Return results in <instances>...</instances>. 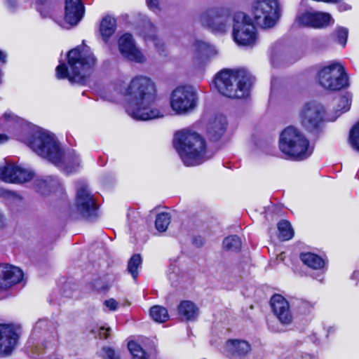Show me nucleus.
<instances>
[{"mask_svg": "<svg viewBox=\"0 0 359 359\" xmlns=\"http://www.w3.org/2000/svg\"><path fill=\"white\" fill-rule=\"evenodd\" d=\"M22 141L37 155L67 175L75 173L81 168L79 154L74 149L64 151L56 136L47 130L36 128Z\"/></svg>", "mask_w": 359, "mask_h": 359, "instance_id": "f257e3e1", "label": "nucleus"}, {"mask_svg": "<svg viewBox=\"0 0 359 359\" xmlns=\"http://www.w3.org/2000/svg\"><path fill=\"white\" fill-rule=\"evenodd\" d=\"M126 110L134 119L148 121L162 118L165 114L157 99L154 83L147 76L133 78L126 89Z\"/></svg>", "mask_w": 359, "mask_h": 359, "instance_id": "f03ea898", "label": "nucleus"}, {"mask_svg": "<svg viewBox=\"0 0 359 359\" xmlns=\"http://www.w3.org/2000/svg\"><path fill=\"white\" fill-rule=\"evenodd\" d=\"M67 64L60 62L55 69L57 79L85 85L96 66L94 53L87 46H78L67 53Z\"/></svg>", "mask_w": 359, "mask_h": 359, "instance_id": "7ed1b4c3", "label": "nucleus"}, {"mask_svg": "<svg viewBox=\"0 0 359 359\" xmlns=\"http://www.w3.org/2000/svg\"><path fill=\"white\" fill-rule=\"evenodd\" d=\"M173 146L186 166L200 165L212 157L205 140L197 133L182 130L175 133Z\"/></svg>", "mask_w": 359, "mask_h": 359, "instance_id": "20e7f679", "label": "nucleus"}, {"mask_svg": "<svg viewBox=\"0 0 359 359\" xmlns=\"http://www.w3.org/2000/svg\"><path fill=\"white\" fill-rule=\"evenodd\" d=\"M218 92L229 98L241 99L248 95L252 76L244 69H224L214 79Z\"/></svg>", "mask_w": 359, "mask_h": 359, "instance_id": "39448f33", "label": "nucleus"}, {"mask_svg": "<svg viewBox=\"0 0 359 359\" xmlns=\"http://www.w3.org/2000/svg\"><path fill=\"white\" fill-rule=\"evenodd\" d=\"M278 146L287 158L293 161H304L313 152V147L309 140L297 128L288 126L280 133Z\"/></svg>", "mask_w": 359, "mask_h": 359, "instance_id": "423d86ee", "label": "nucleus"}, {"mask_svg": "<svg viewBox=\"0 0 359 359\" xmlns=\"http://www.w3.org/2000/svg\"><path fill=\"white\" fill-rule=\"evenodd\" d=\"M252 14L255 22L262 28L274 27L280 18L278 0H254Z\"/></svg>", "mask_w": 359, "mask_h": 359, "instance_id": "0eeeda50", "label": "nucleus"}, {"mask_svg": "<svg viewBox=\"0 0 359 359\" xmlns=\"http://www.w3.org/2000/svg\"><path fill=\"white\" fill-rule=\"evenodd\" d=\"M318 80L322 87L332 91L340 90L349 86L348 74L338 62H332L320 69Z\"/></svg>", "mask_w": 359, "mask_h": 359, "instance_id": "6e6552de", "label": "nucleus"}, {"mask_svg": "<svg viewBox=\"0 0 359 359\" xmlns=\"http://www.w3.org/2000/svg\"><path fill=\"white\" fill-rule=\"evenodd\" d=\"M233 38L239 46H251L257 41L256 28L251 18L243 12H236L233 17Z\"/></svg>", "mask_w": 359, "mask_h": 359, "instance_id": "1a4fd4ad", "label": "nucleus"}, {"mask_svg": "<svg viewBox=\"0 0 359 359\" xmlns=\"http://www.w3.org/2000/svg\"><path fill=\"white\" fill-rule=\"evenodd\" d=\"M41 340V350H36L39 351V355L45 353L46 351L54 349L58 341V335L55 330L54 325L52 322L49 321L47 318L39 319L34 325L29 342L34 344V341Z\"/></svg>", "mask_w": 359, "mask_h": 359, "instance_id": "9d476101", "label": "nucleus"}, {"mask_svg": "<svg viewBox=\"0 0 359 359\" xmlns=\"http://www.w3.org/2000/svg\"><path fill=\"white\" fill-rule=\"evenodd\" d=\"M198 95L191 86H180L170 97V107L177 114H186L194 111L198 104Z\"/></svg>", "mask_w": 359, "mask_h": 359, "instance_id": "9b49d317", "label": "nucleus"}, {"mask_svg": "<svg viewBox=\"0 0 359 359\" xmlns=\"http://www.w3.org/2000/svg\"><path fill=\"white\" fill-rule=\"evenodd\" d=\"M230 15V10L226 7H211L201 15L200 21L212 32L224 33L229 25Z\"/></svg>", "mask_w": 359, "mask_h": 359, "instance_id": "f8f14e48", "label": "nucleus"}, {"mask_svg": "<svg viewBox=\"0 0 359 359\" xmlns=\"http://www.w3.org/2000/svg\"><path fill=\"white\" fill-rule=\"evenodd\" d=\"M75 205L79 217L90 221L97 217V205L88 185L82 184L77 189Z\"/></svg>", "mask_w": 359, "mask_h": 359, "instance_id": "ddd939ff", "label": "nucleus"}, {"mask_svg": "<svg viewBox=\"0 0 359 359\" xmlns=\"http://www.w3.org/2000/svg\"><path fill=\"white\" fill-rule=\"evenodd\" d=\"M325 109L316 102L306 103L300 113L301 122L306 130L313 132L317 130L324 121Z\"/></svg>", "mask_w": 359, "mask_h": 359, "instance_id": "4468645a", "label": "nucleus"}, {"mask_svg": "<svg viewBox=\"0 0 359 359\" xmlns=\"http://www.w3.org/2000/svg\"><path fill=\"white\" fill-rule=\"evenodd\" d=\"M118 48L121 55L128 61L144 63L146 57L136 46L132 34L126 33L118 41Z\"/></svg>", "mask_w": 359, "mask_h": 359, "instance_id": "2eb2a0df", "label": "nucleus"}, {"mask_svg": "<svg viewBox=\"0 0 359 359\" xmlns=\"http://www.w3.org/2000/svg\"><path fill=\"white\" fill-rule=\"evenodd\" d=\"M19 338V327L12 324H0V355L11 353Z\"/></svg>", "mask_w": 359, "mask_h": 359, "instance_id": "dca6fc26", "label": "nucleus"}, {"mask_svg": "<svg viewBox=\"0 0 359 359\" xmlns=\"http://www.w3.org/2000/svg\"><path fill=\"white\" fill-rule=\"evenodd\" d=\"M34 172L19 166L8 165L0 169V179L8 183H25L30 181Z\"/></svg>", "mask_w": 359, "mask_h": 359, "instance_id": "f3484780", "label": "nucleus"}, {"mask_svg": "<svg viewBox=\"0 0 359 359\" xmlns=\"http://www.w3.org/2000/svg\"><path fill=\"white\" fill-rule=\"evenodd\" d=\"M270 306L273 313L282 325L291 324L292 315L289 303L285 298L280 294H275L270 299Z\"/></svg>", "mask_w": 359, "mask_h": 359, "instance_id": "a211bd4d", "label": "nucleus"}, {"mask_svg": "<svg viewBox=\"0 0 359 359\" xmlns=\"http://www.w3.org/2000/svg\"><path fill=\"white\" fill-rule=\"evenodd\" d=\"M23 278L22 271L13 265L0 264V290L18 283Z\"/></svg>", "mask_w": 359, "mask_h": 359, "instance_id": "6ab92c4d", "label": "nucleus"}, {"mask_svg": "<svg viewBox=\"0 0 359 359\" xmlns=\"http://www.w3.org/2000/svg\"><path fill=\"white\" fill-rule=\"evenodd\" d=\"M85 8L81 0H65V20L71 26L76 25L83 18Z\"/></svg>", "mask_w": 359, "mask_h": 359, "instance_id": "aec40b11", "label": "nucleus"}, {"mask_svg": "<svg viewBox=\"0 0 359 359\" xmlns=\"http://www.w3.org/2000/svg\"><path fill=\"white\" fill-rule=\"evenodd\" d=\"M250 351V345L245 340L229 339L224 346V351L231 359H243Z\"/></svg>", "mask_w": 359, "mask_h": 359, "instance_id": "412c9836", "label": "nucleus"}, {"mask_svg": "<svg viewBox=\"0 0 359 359\" xmlns=\"http://www.w3.org/2000/svg\"><path fill=\"white\" fill-rule=\"evenodd\" d=\"M34 188L38 193L43 196L63 190L59 179L55 176H46L43 178L36 179L34 181Z\"/></svg>", "mask_w": 359, "mask_h": 359, "instance_id": "4be33fe9", "label": "nucleus"}, {"mask_svg": "<svg viewBox=\"0 0 359 359\" xmlns=\"http://www.w3.org/2000/svg\"><path fill=\"white\" fill-rule=\"evenodd\" d=\"M227 124V119L224 115L219 114L212 117L207 126L209 137L213 141L220 139L226 131Z\"/></svg>", "mask_w": 359, "mask_h": 359, "instance_id": "5701e85b", "label": "nucleus"}, {"mask_svg": "<svg viewBox=\"0 0 359 359\" xmlns=\"http://www.w3.org/2000/svg\"><path fill=\"white\" fill-rule=\"evenodd\" d=\"M193 46L195 51L194 57L201 63L217 53L214 46L202 41H195Z\"/></svg>", "mask_w": 359, "mask_h": 359, "instance_id": "b1692460", "label": "nucleus"}, {"mask_svg": "<svg viewBox=\"0 0 359 359\" xmlns=\"http://www.w3.org/2000/svg\"><path fill=\"white\" fill-rule=\"evenodd\" d=\"M128 348L132 355V359H150L156 353L155 346L144 348L135 341L128 343Z\"/></svg>", "mask_w": 359, "mask_h": 359, "instance_id": "393cba45", "label": "nucleus"}, {"mask_svg": "<svg viewBox=\"0 0 359 359\" xmlns=\"http://www.w3.org/2000/svg\"><path fill=\"white\" fill-rule=\"evenodd\" d=\"M146 41H152L157 51L163 55L165 52L164 43L157 37L156 34V27L150 22L144 24V29L142 33Z\"/></svg>", "mask_w": 359, "mask_h": 359, "instance_id": "a878e982", "label": "nucleus"}, {"mask_svg": "<svg viewBox=\"0 0 359 359\" xmlns=\"http://www.w3.org/2000/svg\"><path fill=\"white\" fill-rule=\"evenodd\" d=\"M180 316L185 320H194L198 315L199 309L197 306L189 300L182 301L177 308Z\"/></svg>", "mask_w": 359, "mask_h": 359, "instance_id": "bb28decb", "label": "nucleus"}, {"mask_svg": "<svg viewBox=\"0 0 359 359\" xmlns=\"http://www.w3.org/2000/svg\"><path fill=\"white\" fill-rule=\"evenodd\" d=\"M299 258L305 265L313 269L323 270L325 266V261L319 255L312 252H302Z\"/></svg>", "mask_w": 359, "mask_h": 359, "instance_id": "cd10ccee", "label": "nucleus"}, {"mask_svg": "<svg viewBox=\"0 0 359 359\" xmlns=\"http://www.w3.org/2000/svg\"><path fill=\"white\" fill-rule=\"evenodd\" d=\"M116 29V20L111 16H106L102 18L100 32L103 41L107 43L109 38L114 34Z\"/></svg>", "mask_w": 359, "mask_h": 359, "instance_id": "c85d7f7f", "label": "nucleus"}, {"mask_svg": "<svg viewBox=\"0 0 359 359\" xmlns=\"http://www.w3.org/2000/svg\"><path fill=\"white\" fill-rule=\"evenodd\" d=\"M278 238L282 241H288L294 236V230L287 220H280L278 223Z\"/></svg>", "mask_w": 359, "mask_h": 359, "instance_id": "c756f323", "label": "nucleus"}, {"mask_svg": "<svg viewBox=\"0 0 359 359\" xmlns=\"http://www.w3.org/2000/svg\"><path fill=\"white\" fill-rule=\"evenodd\" d=\"M151 318L157 323H164L169 319L168 310L161 306L156 305L150 309Z\"/></svg>", "mask_w": 359, "mask_h": 359, "instance_id": "7c9ffc66", "label": "nucleus"}, {"mask_svg": "<svg viewBox=\"0 0 359 359\" xmlns=\"http://www.w3.org/2000/svg\"><path fill=\"white\" fill-rule=\"evenodd\" d=\"M20 118L11 112H5L0 118L2 122V128L9 131L12 128H16L20 123Z\"/></svg>", "mask_w": 359, "mask_h": 359, "instance_id": "2f4dec72", "label": "nucleus"}, {"mask_svg": "<svg viewBox=\"0 0 359 359\" xmlns=\"http://www.w3.org/2000/svg\"><path fill=\"white\" fill-rule=\"evenodd\" d=\"M241 240L240 237L236 235L227 236L223 241V247L228 251H239L241 248Z\"/></svg>", "mask_w": 359, "mask_h": 359, "instance_id": "473e14b6", "label": "nucleus"}, {"mask_svg": "<svg viewBox=\"0 0 359 359\" xmlns=\"http://www.w3.org/2000/svg\"><path fill=\"white\" fill-rule=\"evenodd\" d=\"M142 257L140 254L133 255L128 263V271L133 279H136L139 275L138 269L142 265Z\"/></svg>", "mask_w": 359, "mask_h": 359, "instance_id": "72a5a7b5", "label": "nucleus"}, {"mask_svg": "<svg viewBox=\"0 0 359 359\" xmlns=\"http://www.w3.org/2000/svg\"><path fill=\"white\" fill-rule=\"evenodd\" d=\"M170 223V215L168 212H161L157 215L155 226L159 232H164L167 230Z\"/></svg>", "mask_w": 359, "mask_h": 359, "instance_id": "f704fd0d", "label": "nucleus"}, {"mask_svg": "<svg viewBox=\"0 0 359 359\" xmlns=\"http://www.w3.org/2000/svg\"><path fill=\"white\" fill-rule=\"evenodd\" d=\"M332 20L329 13L322 12H314L313 27H323L328 25Z\"/></svg>", "mask_w": 359, "mask_h": 359, "instance_id": "c9c22d12", "label": "nucleus"}, {"mask_svg": "<svg viewBox=\"0 0 359 359\" xmlns=\"http://www.w3.org/2000/svg\"><path fill=\"white\" fill-rule=\"evenodd\" d=\"M296 22L301 26L313 27L314 12H306L299 15Z\"/></svg>", "mask_w": 359, "mask_h": 359, "instance_id": "e433bc0d", "label": "nucleus"}, {"mask_svg": "<svg viewBox=\"0 0 359 359\" xmlns=\"http://www.w3.org/2000/svg\"><path fill=\"white\" fill-rule=\"evenodd\" d=\"M349 142L354 149L359 151V121L354 125L350 131Z\"/></svg>", "mask_w": 359, "mask_h": 359, "instance_id": "4c0bfd02", "label": "nucleus"}, {"mask_svg": "<svg viewBox=\"0 0 359 359\" xmlns=\"http://www.w3.org/2000/svg\"><path fill=\"white\" fill-rule=\"evenodd\" d=\"M351 100L347 95H343L339 97L338 106L336 112L338 113L337 116L341 114L346 112L350 109Z\"/></svg>", "mask_w": 359, "mask_h": 359, "instance_id": "58836bf2", "label": "nucleus"}, {"mask_svg": "<svg viewBox=\"0 0 359 359\" xmlns=\"http://www.w3.org/2000/svg\"><path fill=\"white\" fill-rule=\"evenodd\" d=\"M348 34V29L345 27H339L335 32L337 41L343 47H344L346 44Z\"/></svg>", "mask_w": 359, "mask_h": 359, "instance_id": "ea45409f", "label": "nucleus"}, {"mask_svg": "<svg viewBox=\"0 0 359 359\" xmlns=\"http://www.w3.org/2000/svg\"><path fill=\"white\" fill-rule=\"evenodd\" d=\"M46 2L47 0H35L36 8L43 18L49 15V8Z\"/></svg>", "mask_w": 359, "mask_h": 359, "instance_id": "a19ab883", "label": "nucleus"}, {"mask_svg": "<svg viewBox=\"0 0 359 359\" xmlns=\"http://www.w3.org/2000/svg\"><path fill=\"white\" fill-rule=\"evenodd\" d=\"M102 358L104 359H120V356L115 351L109 346H104L102 348Z\"/></svg>", "mask_w": 359, "mask_h": 359, "instance_id": "79ce46f5", "label": "nucleus"}, {"mask_svg": "<svg viewBox=\"0 0 359 359\" xmlns=\"http://www.w3.org/2000/svg\"><path fill=\"white\" fill-rule=\"evenodd\" d=\"M6 6L10 13H15L19 8L18 0H6Z\"/></svg>", "mask_w": 359, "mask_h": 359, "instance_id": "37998d69", "label": "nucleus"}, {"mask_svg": "<svg viewBox=\"0 0 359 359\" xmlns=\"http://www.w3.org/2000/svg\"><path fill=\"white\" fill-rule=\"evenodd\" d=\"M104 305L109 309L111 311H114L118 308V302L113 298L105 300L104 302Z\"/></svg>", "mask_w": 359, "mask_h": 359, "instance_id": "c03bdc74", "label": "nucleus"}, {"mask_svg": "<svg viewBox=\"0 0 359 359\" xmlns=\"http://www.w3.org/2000/svg\"><path fill=\"white\" fill-rule=\"evenodd\" d=\"M299 312L306 313L309 312L312 309V305L306 301H301L298 306Z\"/></svg>", "mask_w": 359, "mask_h": 359, "instance_id": "a18cd8bd", "label": "nucleus"}, {"mask_svg": "<svg viewBox=\"0 0 359 359\" xmlns=\"http://www.w3.org/2000/svg\"><path fill=\"white\" fill-rule=\"evenodd\" d=\"M159 1L160 0H146L147 6L154 12L159 11Z\"/></svg>", "mask_w": 359, "mask_h": 359, "instance_id": "49530a36", "label": "nucleus"}, {"mask_svg": "<svg viewBox=\"0 0 359 359\" xmlns=\"http://www.w3.org/2000/svg\"><path fill=\"white\" fill-rule=\"evenodd\" d=\"M280 83V79L276 76H272L271 80V93L278 87Z\"/></svg>", "mask_w": 359, "mask_h": 359, "instance_id": "de8ad7c7", "label": "nucleus"}, {"mask_svg": "<svg viewBox=\"0 0 359 359\" xmlns=\"http://www.w3.org/2000/svg\"><path fill=\"white\" fill-rule=\"evenodd\" d=\"M172 271L170 272L168 275V279L172 282V283L173 284L175 281H177L176 280V271L177 270V269L176 267H173L172 269Z\"/></svg>", "mask_w": 359, "mask_h": 359, "instance_id": "09e8293b", "label": "nucleus"}, {"mask_svg": "<svg viewBox=\"0 0 359 359\" xmlns=\"http://www.w3.org/2000/svg\"><path fill=\"white\" fill-rule=\"evenodd\" d=\"M193 243L197 247H200L203 244V238L201 236L194 237L193 238Z\"/></svg>", "mask_w": 359, "mask_h": 359, "instance_id": "8fccbe9b", "label": "nucleus"}, {"mask_svg": "<svg viewBox=\"0 0 359 359\" xmlns=\"http://www.w3.org/2000/svg\"><path fill=\"white\" fill-rule=\"evenodd\" d=\"M271 63L272 65V66L273 67H279V64H278V57L276 55H273L271 57Z\"/></svg>", "mask_w": 359, "mask_h": 359, "instance_id": "3c124183", "label": "nucleus"}, {"mask_svg": "<svg viewBox=\"0 0 359 359\" xmlns=\"http://www.w3.org/2000/svg\"><path fill=\"white\" fill-rule=\"evenodd\" d=\"M7 55L0 50V62L5 64L6 62Z\"/></svg>", "mask_w": 359, "mask_h": 359, "instance_id": "603ef678", "label": "nucleus"}, {"mask_svg": "<svg viewBox=\"0 0 359 359\" xmlns=\"http://www.w3.org/2000/svg\"><path fill=\"white\" fill-rule=\"evenodd\" d=\"M349 8H350V7L347 4H340V5H339V10L340 11H346V10H348Z\"/></svg>", "mask_w": 359, "mask_h": 359, "instance_id": "864d4df0", "label": "nucleus"}, {"mask_svg": "<svg viewBox=\"0 0 359 359\" xmlns=\"http://www.w3.org/2000/svg\"><path fill=\"white\" fill-rule=\"evenodd\" d=\"M8 137L5 134H0V144L6 142L8 140Z\"/></svg>", "mask_w": 359, "mask_h": 359, "instance_id": "5fc2aeb1", "label": "nucleus"}, {"mask_svg": "<svg viewBox=\"0 0 359 359\" xmlns=\"http://www.w3.org/2000/svg\"><path fill=\"white\" fill-rule=\"evenodd\" d=\"M302 359H318V358L313 355H310V354H305L304 355H303L302 357Z\"/></svg>", "mask_w": 359, "mask_h": 359, "instance_id": "6e6d98bb", "label": "nucleus"}, {"mask_svg": "<svg viewBox=\"0 0 359 359\" xmlns=\"http://www.w3.org/2000/svg\"><path fill=\"white\" fill-rule=\"evenodd\" d=\"M101 330L104 331V337L105 339L107 338L108 336H109V333L108 332L110 331V329L105 330L104 328H102Z\"/></svg>", "mask_w": 359, "mask_h": 359, "instance_id": "4d7b16f0", "label": "nucleus"}, {"mask_svg": "<svg viewBox=\"0 0 359 359\" xmlns=\"http://www.w3.org/2000/svg\"><path fill=\"white\" fill-rule=\"evenodd\" d=\"M4 224V216L0 214V227L3 226Z\"/></svg>", "mask_w": 359, "mask_h": 359, "instance_id": "13d9d810", "label": "nucleus"}, {"mask_svg": "<svg viewBox=\"0 0 359 359\" xmlns=\"http://www.w3.org/2000/svg\"><path fill=\"white\" fill-rule=\"evenodd\" d=\"M337 117V116H336V117H335V118H334L329 119V120H330V121H335V120H336Z\"/></svg>", "mask_w": 359, "mask_h": 359, "instance_id": "bf43d9fd", "label": "nucleus"}, {"mask_svg": "<svg viewBox=\"0 0 359 359\" xmlns=\"http://www.w3.org/2000/svg\"><path fill=\"white\" fill-rule=\"evenodd\" d=\"M356 274H358V272H355H355L353 273V276H355Z\"/></svg>", "mask_w": 359, "mask_h": 359, "instance_id": "052dcab7", "label": "nucleus"}, {"mask_svg": "<svg viewBox=\"0 0 359 359\" xmlns=\"http://www.w3.org/2000/svg\"><path fill=\"white\" fill-rule=\"evenodd\" d=\"M318 280H319V281L322 282L323 281V278H320Z\"/></svg>", "mask_w": 359, "mask_h": 359, "instance_id": "680f3d73", "label": "nucleus"}]
</instances>
